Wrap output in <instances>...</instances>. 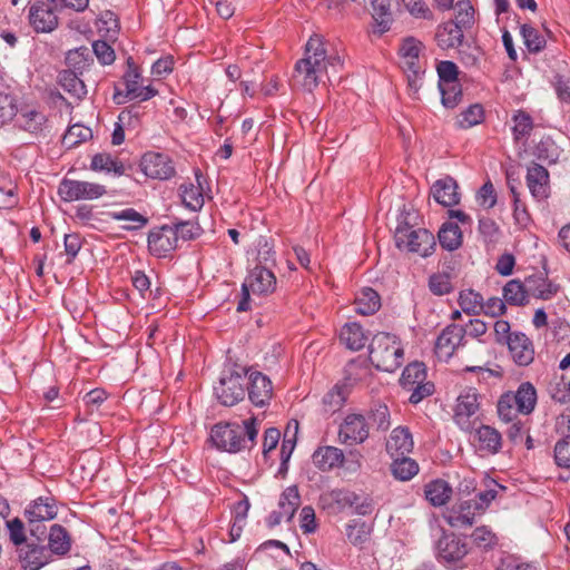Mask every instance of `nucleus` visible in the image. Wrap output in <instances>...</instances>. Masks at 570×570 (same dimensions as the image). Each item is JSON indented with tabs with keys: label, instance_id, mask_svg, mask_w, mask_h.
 I'll list each match as a JSON object with an SVG mask.
<instances>
[{
	"label": "nucleus",
	"instance_id": "obj_44",
	"mask_svg": "<svg viewBox=\"0 0 570 570\" xmlns=\"http://www.w3.org/2000/svg\"><path fill=\"white\" fill-rule=\"evenodd\" d=\"M198 185H200V183H198ZM180 191L183 203L187 208L198 210L204 206V196L200 186L183 184L180 186Z\"/></svg>",
	"mask_w": 570,
	"mask_h": 570
},
{
	"label": "nucleus",
	"instance_id": "obj_8",
	"mask_svg": "<svg viewBox=\"0 0 570 570\" xmlns=\"http://www.w3.org/2000/svg\"><path fill=\"white\" fill-rule=\"evenodd\" d=\"M58 194L65 202L94 200L106 194V187L96 183L63 179Z\"/></svg>",
	"mask_w": 570,
	"mask_h": 570
},
{
	"label": "nucleus",
	"instance_id": "obj_53",
	"mask_svg": "<svg viewBox=\"0 0 570 570\" xmlns=\"http://www.w3.org/2000/svg\"><path fill=\"white\" fill-rule=\"evenodd\" d=\"M367 422L370 426H375L377 430L386 431L390 423V412L386 405L377 404L368 414Z\"/></svg>",
	"mask_w": 570,
	"mask_h": 570
},
{
	"label": "nucleus",
	"instance_id": "obj_43",
	"mask_svg": "<svg viewBox=\"0 0 570 570\" xmlns=\"http://www.w3.org/2000/svg\"><path fill=\"white\" fill-rule=\"evenodd\" d=\"M459 304L464 313L476 315L483 308V297L473 289H464L460 292Z\"/></svg>",
	"mask_w": 570,
	"mask_h": 570
},
{
	"label": "nucleus",
	"instance_id": "obj_39",
	"mask_svg": "<svg viewBox=\"0 0 570 570\" xmlns=\"http://www.w3.org/2000/svg\"><path fill=\"white\" fill-rule=\"evenodd\" d=\"M90 168L95 171L114 173L118 176L122 175L125 171L122 163L106 153L96 154L91 159Z\"/></svg>",
	"mask_w": 570,
	"mask_h": 570
},
{
	"label": "nucleus",
	"instance_id": "obj_14",
	"mask_svg": "<svg viewBox=\"0 0 570 570\" xmlns=\"http://www.w3.org/2000/svg\"><path fill=\"white\" fill-rule=\"evenodd\" d=\"M438 558L444 563H455L468 554V546L464 539L455 534H444L436 546Z\"/></svg>",
	"mask_w": 570,
	"mask_h": 570
},
{
	"label": "nucleus",
	"instance_id": "obj_42",
	"mask_svg": "<svg viewBox=\"0 0 570 570\" xmlns=\"http://www.w3.org/2000/svg\"><path fill=\"white\" fill-rule=\"evenodd\" d=\"M391 470L396 479L407 481L417 473L419 465L414 460L406 458L405 455L401 458L395 456V460L391 465Z\"/></svg>",
	"mask_w": 570,
	"mask_h": 570
},
{
	"label": "nucleus",
	"instance_id": "obj_25",
	"mask_svg": "<svg viewBox=\"0 0 570 570\" xmlns=\"http://www.w3.org/2000/svg\"><path fill=\"white\" fill-rule=\"evenodd\" d=\"M474 442L480 451L497 453L501 448V434L489 425H482L475 431Z\"/></svg>",
	"mask_w": 570,
	"mask_h": 570
},
{
	"label": "nucleus",
	"instance_id": "obj_3",
	"mask_svg": "<svg viewBox=\"0 0 570 570\" xmlns=\"http://www.w3.org/2000/svg\"><path fill=\"white\" fill-rule=\"evenodd\" d=\"M368 357L376 368L394 372L402 365L403 348L395 335L379 333L371 341Z\"/></svg>",
	"mask_w": 570,
	"mask_h": 570
},
{
	"label": "nucleus",
	"instance_id": "obj_6",
	"mask_svg": "<svg viewBox=\"0 0 570 570\" xmlns=\"http://www.w3.org/2000/svg\"><path fill=\"white\" fill-rule=\"evenodd\" d=\"M246 368L230 370L222 374L218 384L214 387L215 395L220 404L233 406L245 396L247 385Z\"/></svg>",
	"mask_w": 570,
	"mask_h": 570
},
{
	"label": "nucleus",
	"instance_id": "obj_64",
	"mask_svg": "<svg viewBox=\"0 0 570 570\" xmlns=\"http://www.w3.org/2000/svg\"><path fill=\"white\" fill-rule=\"evenodd\" d=\"M92 49L96 57L102 65H110L115 61V51L106 41H95L92 43Z\"/></svg>",
	"mask_w": 570,
	"mask_h": 570
},
{
	"label": "nucleus",
	"instance_id": "obj_59",
	"mask_svg": "<svg viewBox=\"0 0 570 570\" xmlns=\"http://www.w3.org/2000/svg\"><path fill=\"white\" fill-rule=\"evenodd\" d=\"M17 114L14 99L7 92L0 91V125H4Z\"/></svg>",
	"mask_w": 570,
	"mask_h": 570
},
{
	"label": "nucleus",
	"instance_id": "obj_55",
	"mask_svg": "<svg viewBox=\"0 0 570 570\" xmlns=\"http://www.w3.org/2000/svg\"><path fill=\"white\" fill-rule=\"evenodd\" d=\"M520 413L517 409L515 402L512 400L509 393H504L498 402V414L501 420L505 422H512L517 419Z\"/></svg>",
	"mask_w": 570,
	"mask_h": 570
},
{
	"label": "nucleus",
	"instance_id": "obj_9",
	"mask_svg": "<svg viewBox=\"0 0 570 570\" xmlns=\"http://www.w3.org/2000/svg\"><path fill=\"white\" fill-rule=\"evenodd\" d=\"M368 434L370 423L362 414H347L340 424L338 439L343 444H362Z\"/></svg>",
	"mask_w": 570,
	"mask_h": 570
},
{
	"label": "nucleus",
	"instance_id": "obj_20",
	"mask_svg": "<svg viewBox=\"0 0 570 570\" xmlns=\"http://www.w3.org/2000/svg\"><path fill=\"white\" fill-rule=\"evenodd\" d=\"M248 397L256 406L266 405L273 394L271 380L261 372L247 374Z\"/></svg>",
	"mask_w": 570,
	"mask_h": 570
},
{
	"label": "nucleus",
	"instance_id": "obj_10",
	"mask_svg": "<svg viewBox=\"0 0 570 570\" xmlns=\"http://www.w3.org/2000/svg\"><path fill=\"white\" fill-rule=\"evenodd\" d=\"M128 70L124 75V83L126 87V97L129 99H138L146 101L157 95V90L151 86H140L141 75L129 57L127 59Z\"/></svg>",
	"mask_w": 570,
	"mask_h": 570
},
{
	"label": "nucleus",
	"instance_id": "obj_54",
	"mask_svg": "<svg viewBox=\"0 0 570 570\" xmlns=\"http://www.w3.org/2000/svg\"><path fill=\"white\" fill-rule=\"evenodd\" d=\"M455 21L461 29L468 27L473 22L474 9L468 0H459L454 6Z\"/></svg>",
	"mask_w": 570,
	"mask_h": 570
},
{
	"label": "nucleus",
	"instance_id": "obj_36",
	"mask_svg": "<svg viewBox=\"0 0 570 570\" xmlns=\"http://www.w3.org/2000/svg\"><path fill=\"white\" fill-rule=\"evenodd\" d=\"M503 297L511 305L527 304L529 297L527 281L524 283H521L519 279L509 281L503 287Z\"/></svg>",
	"mask_w": 570,
	"mask_h": 570
},
{
	"label": "nucleus",
	"instance_id": "obj_26",
	"mask_svg": "<svg viewBox=\"0 0 570 570\" xmlns=\"http://www.w3.org/2000/svg\"><path fill=\"white\" fill-rule=\"evenodd\" d=\"M298 504L293 501H278L276 507L272 509L265 518V523L268 529H274L282 523H288L295 515Z\"/></svg>",
	"mask_w": 570,
	"mask_h": 570
},
{
	"label": "nucleus",
	"instance_id": "obj_24",
	"mask_svg": "<svg viewBox=\"0 0 570 570\" xmlns=\"http://www.w3.org/2000/svg\"><path fill=\"white\" fill-rule=\"evenodd\" d=\"M522 414H530L537 404V390L530 382H523L518 390L508 392Z\"/></svg>",
	"mask_w": 570,
	"mask_h": 570
},
{
	"label": "nucleus",
	"instance_id": "obj_27",
	"mask_svg": "<svg viewBox=\"0 0 570 570\" xmlns=\"http://www.w3.org/2000/svg\"><path fill=\"white\" fill-rule=\"evenodd\" d=\"M57 501H32V503L26 508L24 514L30 524L35 522L52 520L57 517L58 507Z\"/></svg>",
	"mask_w": 570,
	"mask_h": 570
},
{
	"label": "nucleus",
	"instance_id": "obj_58",
	"mask_svg": "<svg viewBox=\"0 0 570 570\" xmlns=\"http://www.w3.org/2000/svg\"><path fill=\"white\" fill-rule=\"evenodd\" d=\"M341 507V512L346 515L360 514L366 515L372 512V501H336Z\"/></svg>",
	"mask_w": 570,
	"mask_h": 570
},
{
	"label": "nucleus",
	"instance_id": "obj_38",
	"mask_svg": "<svg viewBox=\"0 0 570 570\" xmlns=\"http://www.w3.org/2000/svg\"><path fill=\"white\" fill-rule=\"evenodd\" d=\"M439 242L446 250H454L462 244V232L456 224L446 223L439 232Z\"/></svg>",
	"mask_w": 570,
	"mask_h": 570
},
{
	"label": "nucleus",
	"instance_id": "obj_1",
	"mask_svg": "<svg viewBox=\"0 0 570 570\" xmlns=\"http://www.w3.org/2000/svg\"><path fill=\"white\" fill-rule=\"evenodd\" d=\"M343 68L340 55L331 50L323 37L313 35L305 45L304 57L295 63L293 81L307 91L336 77Z\"/></svg>",
	"mask_w": 570,
	"mask_h": 570
},
{
	"label": "nucleus",
	"instance_id": "obj_51",
	"mask_svg": "<svg viewBox=\"0 0 570 570\" xmlns=\"http://www.w3.org/2000/svg\"><path fill=\"white\" fill-rule=\"evenodd\" d=\"M512 132L515 140L528 137L533 128L532 118L524 111H518L513 118Z\"/></svg>",
	"mask_w": 570,
	"mask_h": 570
},
{
	"label": "nucleus",
	"instance_id": "obj_13",
	"mask_svg": "<svg viewBox=\"0 0 570 570\" xmlns=\"http://www.w3.org/2000/svg\"><path fill=\"white\" fill-rule=\"evenodd\" d=\"M464 327L456 324L448 325L438 336L435 354L441 361H448L462 344Z\"/></svg>",
	"mask_w": 570,
	"mask_h": 570
},
{
	"label": "nucleus",
	"instance_id": "obj_4",
	"mask_svg": "<svg viewBox=\"0 0 570 570\" xmlns=\"http://www.w3.org/2000/svg\"><path fill=\"white\" fill-rule=\"evenodd\" d=\"M394 240L399 249L415 253L421 257L432 255L436 245L434 235L428 229H415L409 225L396 228Z\"/></svg>",
	"mask_w": 570,
	"mask_h": 570
},
{
	"label": "nucleus",
	"instance_id": "obj_32",
	"mask_svg": "<svg viewBox=\"0 0 570 570\" xmlns=\"http://www.w3.org/2000/svg\"><path fill=\"white\" fill-rule=\"evenodd\" d=\"M355 312L361 315H372L381 307L379 294L370 287H364L355 298Z\"/></svg>",
	"mask_w": 570,
	"mask_h": 570
},
{
	"label": "nucleus",
	"instance_id": "obj_40",
	"mask_svg": "<svg viewBox=\"0 0 570 570\" xmlns=\"http://www.w3.org/2000/svg\"><path fill=\"white\" fill-rule=\"evenodd\" d=\"M426 379V372L423 363L414 362L409 364L400 379L404 389L412 390L416 384L423 383Z\"/></svg>",
	"mask_w": 570,
	"mask_h": 570
},
{
	"label": "nucleus",
	"instance_id": "obj_60",
	"mask_svg": "<svg viewBox=\"0 0 570 570\" xmlns=\"http://www.w3.org/2000/svg\"><path fill=\"white\" fill-rule=\"evenodd\" d=\"M438 75H439V86H442L443 83H454L458 82V67L452 61H441L438 65Z\"/></svg>",
	"mask_w": 570,
	"mask_h": 570
},
{
	"label": "nucleus",
	"instance_id": "obj_31",
	"mask_svg": "<svg viewBox=\"0 0 570 570\" xmlns=\"http://www.w3.org/2000/svg\"><path fill=\"white\" fill-rule=\"evenodd\" d=\"M47 548L50 551V557L52 554L63 556L69 552L71 542L68 532L63 527L59 524H53L51 527Z\"/></svg>",
	"mask_w": 570,
	"mask_h": 570
},
{
	"label": "nucleus",
	"instance_id": "obj_11",
	"mask_svg": "<svg viewBox=\"0 0 570 570\" xmlns=\"http://www.w3.org/2000/svg\"><path fill=\"white\" fill-rule=\"evenodd\" d=\"M422 49L423 43L413 37L404 39L400 47L402 66L405 71L409 72L407 77L411 82H415L422 72V66L420 63V53Z\"/></svg>",
	"mask_w": 570,
	"mask_h": 570
},
{
	"label": "nucleus",
	"instance_id": "obj_46",
	"mask_svg": "<svg viewBox=\"0 0 570 570\" xmlns=\"http://www.w3.org/2000/svg\"><path fill=\"white\" fill-rule=\"evenodd\" d=\"M91 136H92V132H91L90 128L79 125V124H76L68 128V130L63 135L62 144L67 148H73V147L78 146L79 144L90 139Z\"/></svg>",
	"mask_w": 570,
	"mask_h": 570
},
{
	"label": "nucleus",
	"instance_id": "obj_22",
	"mask_svg": "<svg viewBox=\"0 0 570 570\" xmlns=\"http://www.w3.org/2000/svg\"><path fill=\"white\" fill-rule=\"evenodd\" d=\"M527 185L531 195L538 199H544L549 194V173L538 164H533L528 168Z\"/></svg>",
	"mask_w": 570,
	"mask_h": 570
},
{
	"label": "nucleus",
	"instance_id": "obj_29",
	"mask_svg": "<svg viewBox=\"0 0 570 570\" xmlns=\"http://www.w3.org/2000/svg\"><path fill=\"white\" fill-rule=\"evenodd\" d=\"M340 341L351 351H360L365 346L367 336L357 323L345 324L340 332Z\"/></svg>",
	"mask_w": 570,
	"mask_h": 570
},
{
	"label": "nucleus",
	"instance_id": "obj_50",
	"mask_svg": "<svg viewBox=\"0 0 570 570\" xmlns=\"http://www.w3.org/2000/svg\"><path fill=\"white\" fill-rule=\"evenodd\" d=\"M473 543L483 550L493 549L498 544V537L488 528L479 527L471 534Z\"/></svg>",
	"mask_w": 570,
	"mask_h": 570
},
{
	"label": "nucleus",
	"instance_id": "obj_28",
	"mask_svg": "<svg viewBox=\"0 0 570 570\" xmlns=\"http://www.w3.org/2000/svg\"><path fill=\"white\" fill-rule=\"evenodd\" d=\"M438 46L442 49L455 48L463 40V31L453 21H449L440 26L435 33Z\"/></svg>",
	"mask_w": 570,
	"mask_h": 570
},
{
	"label": "nucleus",
	"instance_id": "obj_7",
	"mask_svg": "<svg viewBox=\"0 0 570 570\" xmlns=\"http://www.w3.org/2000/svg\"><path fill=\"white\" fill-rule=\"evenodd\" d=\"M276 288V277L269 269L256 266L253 268L243 284L244 297L238 303L237 311L245 312L248 309L249 291L254 294H268Z\"/></svg>",
	"mask_w": 570,
	"mask_h": 570
},
{
	"label": "nucleus",
	"instance_id": "obj_12",
	"mask_svg": "<svg viewBox=\"0 0 570 570\" xmlns=\"http://www.w3.org/2000/svg\"><path fill=\"white\" fill-rule=\"evenodd\" d=\"M29 23L37 32H50L58 26L55 7L50 2L37 1L29 9Z\"/></svg>",
	"mask_w": 570,
	"mask_h": 570
},
{
	"label": "nucleus",
	"instance_id": "obj_18",
	"mask_svg": "<svg viewBox=\"0 0 570 570\" xmlns=\"http://www.w3.org/2000/svg\"><path fill=\"white\" fill-rule=\"evenodd\" d=\"M177 235L171 226H163L148 235V248L153 255L166 256L177 247Z\"/></svg>",
	"mask_w": 570,
	"mask_h": 570
},
{
	"label": "nucleus",
	"instance_id": "obj_49",
	"mask_svg": "<svg viewBox=\"0 0 570 570\" xmlns=\"http://www.w3.org/2000/svg\"><path fill=\"white\" fill-rule=\"evenodd\" d=\"M429 289L432 294L443 296L453 291L450 275L446 273H434L429 277Z\"/></svg>",
	"mask_w": 570,
	"mask_h": 570
},
{
	"label": "nucleus",
	"instance_id": "obj_23",
	"mask_svg": "<svg viewBox=\"0 0 570 570\" xmlns=\"http://www.w3.org/2000/svg\"><path fill=\"white\" fill-rule=\"evenodd\" d=\"M413 438L409 429L395 428L386 443V450L392 456H403L413 450Z\"/></svg>",
	"mask_w": 570,
	"mask_h": 570
},
{
	"label": "nucleus",
	"instance_id": "obj_57",
	"mask_svg": "<svg viewBox=\"0 0 570 570\" xmlns=\"http://www.w3.org/2000/svg\"><path fill=\"white\" fill-rule=\"evenodd\" d=\"M292 424L288 423L287 429L285 431V436L282 443L281 449V459H282V465L286 464L295 449L296 445V434L298 431V422L294 421V431L293 435L289 436Z\"/></svg>",
	"mask_w": 570,
	"mask_h": 570
},
{
	"label": "nucleus",
	"instance_id": "obj_52",
	"mask_svg": "<svg viewBox=\"0 0 570 570\" xmlns=\"http://www.w3.org/2000/svg\"><path fill=\"white\" fill-rule=\"evenodd\" d=\"M414 19L433 20V12L424 0H400Z\"/></svg>",
	"mask_w": 570,
	"mask_h": 570
},
{
	"label": "nucleus",
	"instance_id": "obj_62",
	"mask_svg": "<svg viewBox=\"0 0 570 570\" xmlns=\"http://www.w3.org/2000/svg\"><path fill=\"white\" fill-rule=\"evenodd\" d=\"M10 541L18 548L27 542L24 527L20 519L14 518L7 522Z\"/></svg>",
	"mask_w": 570,
	"mask_h": 570
},
{
	"label": "nucleus",
	"instance_id": "obj_5",
	"mask_svg": "<svg viewBox=\"0 0 570 570\" xmlns=\"http://www.w3.org/2000/svg\"><path fill=\"white\" fill-rule=\"evenodd\" d=\"M432 505L443 508L444 520L453 528H464L473 524L476 514L483 513L490 501H431Z\"/></svg>",
	"mask_w": 570,
	"mask_h": 570
},
{
	"label": "nucleus",
	"instance_id": "obj_21",
	"mask_svg": "<svg viewBox=\"0 0 570 570\" xmlns=\"http://www.w3.org/2000/svg\"><path fill=\"white\" fill-rule=\"evenodd\" d=\"M431 194L436 203L444 207H451L460 202L458 184L451 177L436 180L431 187Z\"/></svg>",
	"mask_w": 570,
	"mask_h": 570
},
{
	"label": "nucleus",
	"instance_id": "obj_19",
	"mask_svg": "<svg viewBox=\"0 0 570 570\" xmlns=\"http://www.w3.org/2000/svg\"><path fill=\"white\" fill-rule=\"evenodd\" d=\"M508 348L513 362L519 366H528L534 360V347L530 338L520 332H513L508 342Z\"/></svg>",
	"mask_w": 570,
	"mask_h": 570
},
{
	"label": "nucleus",
	"instance_id": "obj_30",
	"mask_svg": "<svg viewBox=\"0 0 570 570\" xmlns=\"http://www.w3.org/2000/svg\"><path fill=\"white\" fill-rule=\"evenodd\" d=\"M313 459L321 470L328 471L343 463L344 453L335 446H323L314 452Z\"/></svg>",
	"mask_w": 570,
	"mask_h": 570
},
{
	"label": "nucleus",
	"instance_id": "obj_45",
	"mask_svg": "<svg viewBox=\"0 0 570 570\" xmlns=\"http://www.w3.org/2000/svg\"><path fill=\"white\" fill-rule=\"evenodd\" d=\"M520 33L523 42L530 52H540L546 47V39L539 31L530 24H521Z\"/></svg>",
	"mask_w": 570,
	"mask_h": 570
},
{
	"label": "nucleus",
	"instance_id": "obj_48",
	"mask_svg": "<svg viewBox=\"0 0 570 570\" xmlns=\"http://www.w3.org/2000/svg\"><path fill=\"white\" fill-rule=\"evenodd\" d=\"M425 499H451L453 491L449 482L436 479L424 488Z\"/></svg>",
	"mask_w": 570,
	"mask_h": 570
},
{
	"label": "nucleus",
	"instance_id": "obj_34",
	"mask_svg": "<svg viewBox=\"0 0 570 570\" xmlns=\"http://www.w3.org/2000/svg\"><path fill=\"white\" fill-rule=\"evenodd\" d=\"M18 122L23 130L31 134H38L45 129L47 119L42 112L27 108L21 111Z\"/></svg>",
	"mask_w": 570,
	"mask_h": 570
},
{
	"label": "nucleus",
	"instance_id": "obj_2",
	"mask_svg": "<svg viewBox=\"0 0 570 570\" xmlns=\"http://www.w3.org/2000/svg\"><path fill=\"white\" fill-rule=\"evenodd\" d=\"M258 421L256 417L238 423H218L212 428L210 440L218 449L229 453H237L252 449L258 435Z\"/></svg>",
	"mask_w": 570,
	"mask_h": 570
},
{
	"label": "nucleus",
	"instance_id": "obj_16",
	"mask_svg": "<svg viewBox=\"0 0 570 570\" xmlns=\"http://www.w3.org/2000/svg\"><path fill=\"white\" fill-rule=\"evenodd\" d=\"M140 167L146 176L154 179H168L175 173L169 157L159 153L145 154Z\"/></svg>",
	"mask_w": 570,
	"mask_h": 570
},
{
	"label": "nucleus",
	"instance_id": "obj_17",
	"mask_svg": "<svg viewBox=\"0 0 570 570\" xmlns=\"http://www.w3.org/2000/svg\"><path fill=\"white\" fill-rule=\"evenodd\" d=\"M478 410V394L474 390L469 389L462 392L456 400L454 421L462 430L469 431L472 426L471 417Z\"/></svg>",
	"mask_w": 570,
	"mask_h": 570
},
{
	"label": "nucleus",
	"instance_id": "obj_56",
	"mask_svg": "<svg viewBox=\"0 0 570 570\" xmlns=\"http://www.w3.org/2000/svg\"><path fill=\"white\" fill-rule=\"evenodd\" d=\"M442 95V104L446 108H454L462 98V90L459 82L439 86Z\"/></svg>",
	"mask_w": 570,
	"mask_h": 570
},
{
	"label": "nucleus",
	"instance_id": "obj_61",
	"mask_svg": "<svg viewBox=\"0 0 570 570\" xmlns=\"http://www.w3.org/2000/svg\"><path fill=\"white\" fill-rule=\"evenodd\" d=\"M173 227L175 234L177 235V240L179 238L189 240L199 236L202 233L200 226L191 222H179L176 223Z\"/></svg>",
	"mask_w": 570,
	"mask_h": 570
},
{
	"label": "nucleus",
	"instance_id": "obj_35",
	"mask_svg": "<svg viewBox=\"0 0 570 570\" xmlns=\"http://www.w3.org/2000/svg\"><path fill=\"white\" fill-rule=\"evenodd\" d=\"M527 288L529 296L541 299H550L557 292L558 286L541 276H530L527 278Z\"/></svg>",
	"mask_w": 570,
	"mask_h": 570
},
{
	"label": "nucleus",
	"instance_id": "obj_37",
	"mask_svg": "<svg viewBox=\"0 0 570 570\" xmlns=\"http://www.w3.org/2000/svg\"><path fill=\"white\" fill-rule=\"evenodd\" d=\"M373 19L379 28V33H384L390 29L393 21L391 11V0H372Z\"/></svg>",
	"mask_w": 570,
	"mask_h": 570
},
{
	"label": "nucleus",
	"instance_id": "obj_63",
	"mask_svg": "<svg viewBox=\"0 0 570 570\" xmlns=\"http://www.w3.org/2000/svg\"><path fill=\"white\" fill-rule=\"evenodd\" d=\"M554 460L558 466L570 468V436L557 442L554 446Z\"/></svg>",
	"mask_w": 570,
	"mask_h": 570
},
{
	"label": "nucleus",
	"instance_id": "obj_47",
	"mask_svg": "<svg viewBox=\"0 0 570 570\" xmlns=\"http://www.w3.org/2000/svg\"><path fill=\"white\" fill-rule=\"evenodd\" d=\"M484 111L481 105H471L458 117V126L464 129L471 128L483 120Z\"/></svg>",
	"mask_w": 570,
	"mask_h": 570
},
{
	"label": "nucleus",
	"instance_id": "obj_33",
	"mask_svg": "<svg viewBox=\"0 0 570 570\" xmlns=\"http://www.w3.org/2000/svg\"><path fill=\"white\" fill-rule=\"evenodd\" d=\"M108 215L114 220L125 222L122 228L127 230H138L148 224V218L134 208L110 212Z\"/></svg>",
	"mask_w": 570,
	"mask_h": 570
},
{
	"label": "nucleus",
	"instance_id": "obj_41",
	"mask_svg": "<svg viewBox=\"0 0 570 570\" xmlns=\"http://www.w3.org/2000/svg\"><path fill=\"white\" fill-rule=\"evenodd\" d=\"M61 87L72 97L80 100L87 95V88L83 81L70 70H66L60 75Z\"/></svg>",
	"mask_w": 570,
	"mask_h": 570
},
{
	"label": "nucleus",
	"instance_id": "obj_15",
	"mask_svg": "<svg viewBox=\"0 0 570 570\" xmlns=\"http://www.w3.org/2000/svg\"><path fill=\"white\" fill-rule=\"evenodd\" d=\"M18 558L24 570H39L51 561L46 546L26 542L17 549Z\"/></svg>",
	"mask_w": 570,
	"mask_h": 570
}]
</instances>
